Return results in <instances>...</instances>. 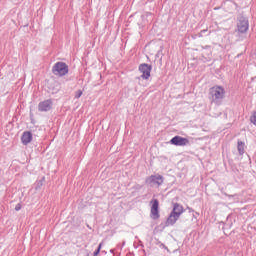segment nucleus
<instances>
[{
  "mask_svg": "<svg viewBox=\"0 0 256 256\" xmlns=\"http://www.w3.org/2000/svg\"><path fill=\"white\" fill-rule=\"evenodd\" d=\"M250 123L256 126V112L250 116Z\"/></svg>",
  "mask_w": 256,
  "mask_h": 256,
  "instance_id": "f8f14e48",
  "label": "nucleus"
},
{
  "mask_svg": "<svg viewBox=\"0 0 256 256\" xmlns=\"http://www.w3.org/2000/svg\"><path fill=\"white\" fill-rule=\"evenodd\" d=\"M210 99L215 105H221L223 99H225V88L221 86H214L210 89Z\"/></svg>",
  "mask_w": 256,
  "mask_h": 256,
  "instance_id": "f03ea898",
  "label": "nucleus"
},
{
  "mask_svg": "<svg viewBox=\"0 0 256 256\" xmlns=\"http://www.w3.org/2000/svg\"><path fill=\"white\" fill-rule=\"evenodd\" d=\"M239 155H243L245 153V143L243 141H238V146H237Z\"/></svg>",
  "mask_w": 256,
  "mask_h": 256,
  "instance_id": "9b49d317",
  "label": "nucleus"
},
{
  "mask_svg": "<svg viewBox=\"0 0 256 256\" xmlns=\"http://www.w3.org/2000/svg\"><path fill=\"white\" fill-rule=\"evenodd\" d=\"M171 145H175L176 147H186V145H189V139L183 138L181 136H174L170 140Z\"/></svg>",
  "mask_w": 256,
  "mask_h": 256,
  "instance_id": "423d86ee",
  "label": "nucleus"
},
{
  "mask_svg": "<svg viewBox=\"0 0 256 256\" xmlns=\"http://www.w3.org/2000/svg\"><path fill=\"white\" fill-rule=\"evenodd\" d=\"M238 33H245L249 31V19L243 15H239L237 18Z\"/></svg>",
  "mask_w": 256,
  "mask_h": 256,
  "instance_id": "20e7f679",
  "label": "nucleus"
},
{
  "mask_svg": "<svg viewBox=\"0 0 256 256\" xmlns=\"http://www.w3.org/2000/svg\"><path fill=\"white\" fill-rule=\"evenodd\" d=\"M52 73L58 77H65L69 73V66L65 62H57L52 68Z\"/></svg>",
  "mask_w": 256,
  "mask_h": 256,
  "instance_id": "7ed1b4c3",
  "label": "nucleus"
},
{
  "mask_svg": "<svg viewBox=\"0 0 256 256\" xmlns=\"http://www.w3.org/2000/svg\"><path fill=\"white\" fill-rule=\"evenodd\" d=\"M146 183L150 185V187H161L163 185V176L156 174V175H151L146 179Z\"/></svg>",
  "mask_w": 256,
  "mask_h": 256,
  "instance_id": "39448f33",
  "label": "nucleus"
},
{
  "mask_svg": "<svg viewBox=\"0 0 256 256\" xmlns=\"http://www.w3.org/2000/svg\"><path fill=\"white\" fill-rule=\"evenodd\" d=\"M139 71L142 73L140 76L142 79H149L151 77V65L141 64L139 66Z\"/></svg>",
  "mask_w": 256,
  "mask_h": 256,
  "instance_id": "6e6552de",
  "label": "nucleus"
},
{
  "mask_svg": "<svg viewBox=\"0 0 256 256\" xmlns=\"http://www.w3.org/2000/svg\"><path fill=\"white\" fill-rule=\"evenodd\" d=\"M183 213H185L183 205L179 203H174L173 209L165 222L166 227H173V225H175L177 221H179V217H181Z\"/></svg>",
  "mask_w": 256,
  "mask_h": 256,
  "instance_id": "f257e3e1",
  "label": "nucleus"
},
{
  "mask_svg": "<svg viewBox=\"0 0 256 256\" xmlns=\"http://www.w3.org/2000/svg\"><path fill=\"white\" fill-rule=\"evenodd\" d=\"M101 243L99 244L98 248L94 251V256L99 255V253H101Z\"/></svg>",
  "mask_w": 256,
  "mask_h": 256,
  "instance_id": "4468645a",
  "label": "nucleus"
},
{
  "mask_svg": "<svg viewBox=\"0 0 256 256\" xmlns=\"http://www.w3.org/2000/svg\"><path fill=\"white\" fill-rule=\"evenodd\" d=\"M51 107H53V101H51V99H48L39 103L38 111H51Z\"/></svg>",
  "mask_w": 256,
  "mask_h": 256,
  "instance_id": "1a4fd4ad",
  "label": "nucleus"
},
{
  "mask_svg": "<svg viewBox=\"0 0 256 256\" xmlns=\"http://www.w3.org/2000/svg\"><path fill=\"white\" fill-rule=\"evenodd\" d=\"M21 141L24 145H29L33 141V134L30 131L23 132Z\"/></svg>",
  "mask_w": 256,
  "mask_h": 256,
  "instance_id": "9d476101",
  "label": "nucleus"
},
{
  "mask_svg": "<svg viewBox=\"0 0 256 256\" xmlns=\"http://www.w3.org/2000/svg\"><path fill=\"white\" fill-rule=\"evenodd\" d=\"M15 211H21V204H17L15 206Z\"/></svg>",
  "mask_w": 256,
  "mask_h": 256,
  "instance_id": "2eb2a0df",
  "label": "nucleus"
},
{
  "mask_svg": "<svg viewBox=\"0 0 256 256\" xmlns=\"http://www.w3.org/2000/svg\"><path fill=\"white\" fill-rule=\"evenodd\" d=\"M150 203L152 205L150 213L151 219H159V200L154 199Z\"/></svg>",
  "mask_w": 256,
  "mask_h": 256,
  "instance_id": "0eeeda50",
  "label": "nucleus"
},
{
  "mask_svg": "<svg viewBox=\"0 0 256 256\" xmlns=\"http://www.w3.org/2000/svg\"><path fill=\"white\" fill-rule=\"evenodd\" d=\"M81 95H83V91L77 90L75 93V99H79L81 97Z\"/></svg>",
  "mask_w": 256,
  "mask_h": 256,
  "instance_id": "ddd939ff",
  "label": "nucleus"
}]
</instances>
